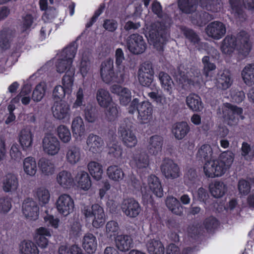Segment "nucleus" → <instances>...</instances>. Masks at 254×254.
I'll list each match as a JSON object with an SVG mask.
<instances>
[{"mask_svg":"<svg viewBox=\"0 0 254 254\" xmlns=\"http://www.w3.org/2000/svg\"><path fill=\"white\" fill-rule=\"evenodd\" d=\"M114 241L117 250L122 252H127L133 247V241L129 235H119Z\"/></svg>","mask_w":254,"mask_h":254,"instance_id":"obj_24","label":"nucleus"},{"mask_svg":"<svg viewBox=\"0 0 254 254\" xmlns=\"http://www.w3.org/2000/svg\"><path fill=\"white\" fill-rule=\"evenodd\" d=\"M91 68V62L89 53H85L82 55L80 64V71L83 77L87 75Z\"/></svg>","mask_w":254,"mask_h":254,"instance_id":"obj_61","label":"nucleus"},{"mask_svg":"<svg viewBox=\"0 0 254 254\" xmlns=\"http://www.w3.org/2000/svg\"><path fill=\"white\" fill-rule=\"evenodd\" d=\"M108 146L109 148L108 153L111 157L117 159L122 158L123 149L120 144L117 142H113L108 143Z\"/></svg>","mask_w":254,"mask_h":254,"instance_id":"obj_58","label":"nucleus"},{"mask_svg":"<svg viewBox=\"0 0 254 254\" xmlns=\"http://www.w3.org/2000/svg\"><path fill=\"white\" fill-rule=\"evenodd\" d=\"M105 116L108 121L112 122L115 121L119 116V111L117 105L113 102L108 107H105Z\"/></svg>","mask_w":254,"mask_h":254,"instance_id":"obj_62","label":"nucleus"},{"mask_svg":"<svg viewBox=\"0 0 254 254\" xmlns=\"http://www.w3.org/2000/svg\"><path fill=\"white\" fill-rule=\"evenodd\" d=\"M96 99L99 106L103 108L107 107L114 102L109 92L102 88L97 90Z\"/></svg>","mask_w":254,"mask_h":254,"instance_id":"obj_37","label":"nucleus"},{"mask_svg":"<svg viewBox=\"0 0 254 254\" xmlns=\"http://www.w3.org/2000/svg\"><path fill=\"white\" fill-rule=\"evenodd\" d=\"M119 133L123 144L128 148L135 147L137 144V139L134 133L128 127L121 126Z\"/></svg>","mask_w":254,"mask_h":254,"instance_id":"obj_22","label":"nucleus"},{"mask_svg":"<svg viewBox=\"0 0 254 254\" xmlns=\"http://www.w3.org/2000/svg\"><path fill=\"white\" fill-rule=\"evenodd\" d=\"M54 117L63 123L68 122L71 117L70 106L66 101H55L51 108Z\"/></svg>","mask_w":254,"mask_h":254,"instance_id":"obj_10","label":"nucleus"},{"mask_svg":"<svg viewBox=\"0 0 254 254\" xmlns=\"http://www.w3.org/2000/svg\"><path fill=\"white\" fill-rule=\"evenodd\" d=\"M19 184L16 175L13 173L6 174L2 181V189L5 192L13 194L17 191Z\"/></svg>","mask_w":254,"mask_h":254,"instance_id":"obj_19","label":"nucleus"},{"mask_svg":"<svg viewBox=\"0 0 254 254\" xmlns=\"http://www.w3.org/2000/svg\"><path fill=\"white\" fill-rule=\"evenodd\" d=\"M71 129L76 141H80L85 138V126L83 120L80 116H77L72 119Z\"/></svg>","mask_w":254,"mask_h":254,"instance_id":"obj_20","label":"nucleus"},{"mask_svg":"<svg viewBox=\"0 0 254 254\" xmlns=\"http://www.w3.org/2000/svg\"><path fill=\"white\" fill-rule=\"evenodd\" d=\"M22 212L29 220H35L39 216V207L36 201L32 198L25 199L22 204Z\"/></svg>","mask_w":254,"mask_h":254,"instance_id":"obj_18","label":"nucleus"},{"mask_svg":"<svg viewBox=\"0 0 254 254\" xmlns=\"http://www.w3.org/2000/svg\"><path fill=\"white\" fill-rule=\"evenodd\" d=\"M202 7L212 12H217L221 9V5L218 0H200Z\"/></svg>","mask_w":254,"mask_h":254,"instance_id":"obj_57","label":"nucleus"},{"mask_svg":"<svg viewBox=\"0 0 254 254\" xmlns=\"http://www.w3.org/2000/svg\"><path fill=\"white\" fill-rule=\"evenodd\" d=\"M74 74L65 73L62 79L63 87L65 89L66 94H69L72 91Z\"/></svg>","mask_w":254,"mask_h":254,"instance_id":"obj_64","label":"nucleus"},{"mask_svg":"<svg viewBox=\"0 0 254 254\" xmlns=\"http://www.w3.org/2000/svg\"><path fill=\"white\" fill-rule=\"evenodd\" d=\"M231 8V13L234 15L236 20L243 21L246 19V15L242 9L240 0H229Z\"/></svg>","mask_w":254,"mask_h":254,"instance_id":"obj_42","label":"nucleus"},{"mask_svg":"<svg viewBox=\"0 0 254 254\" xmlns=\"http://www.w3.org/2000/svg\"><path fill=\"white\" fill-rule=\"evenodd\" d=\"M207 35L214 39H221L226 33V25L219 21H215L209 23L205 28Z\"/></svg>","mask_w":254,"mask_h":254,"instance_id":"obj_17","label":"nucleus"},{"mask_svg":"<svg viewBox=\"0 0 254 254\" xmlns=\"http://www.w3.org/2000/svg\"><path fill=\"white\" fill-rule=\"evenodd\" d=\"M35 196L42 205H45L50 201V194L45 187H39L35 190Z\"/></svg>","mask_w":254,"mask_h":254,"instance_id":"obj_54","label":"nucleus"},{"mask_svg":"<svg viewBox=\"0 0 254 254\" xmlns=\"http://www.w3.org/2000/svg\"><path fill=\"white\" fill-rule=\"evenodd\" d=\"M149 189L157 197L163 195V190L159 179L154 175H150L147 179Z\"/></svg>","mask_w":254,"mask_h":254,"instance_id":"obj_36","label":"nucleus"},{"mask_svg":"<svg viewBox=\"0 0 254 254\" xmlns=\"http://www.w3.org/2000/svg\"><path fill=\"white\" fill-rule=\"evenodd\" d=\"M46 84L44 82L39 83L35 87L32 94V99L34 101L39 102L44 97L46 90Z\"/></svg>","mask_w":254,"mask_h":254,"instance_id":"obj_60","label":"nucleus"},{"mask_svg":"<svg viewBox=\"0 0 254 254\" xmlns=\"http://www.w3.org/2000/svg\"><path fill=\"white\" fill-rule=\"evenodd\" d=\"M120 230V227L117 222L110 221L106 225L105 232L107 238L112 239H115L116 237L119 235Z\"/></svg>","mask_w":254,"mask_h":254,"instance_id":"obj_52","label":"nucleus"},{"mask_svg":"<svg viewBox=\"0 0 254 254\" xmlns=\"http://www.w3.org/2000/svg\"><path fill=\"white\" fill-rule=\"evenodd\" d=\"M88 169L92 177L98 181L101 179L103 173L102 164L97 161H90L88 164Z\"/></svg>","mask_w":254,"mask_h":254,"instance_id":"obj_48","label":"nucleus"},{"mask_svg":"<svg viewBox=\"0 0 254 254\" xmlns=\"http://www.w3.org/2000/svg\"><path fill=\"white\" fill-rule=\"evenodd\" d=\"M202 63L203 64V74L206 78L212 77L210 72L216 69L215 64L210 62L208 56H204L202 59Z\"/></svg>","mask_w":254,"mask_h":254,"instance_id":"obj_63","label":"nucleus"},{"mask_svg":"<svg viewBox=\"0 0 254 254\" xmlns=\"http://www.w3.org/2000/svg\"><path fill=\"white\" fill-rule=\"evenodd\" d=\"M56 207L59 213L66 216L74 210V202L72 197L66 193L59 195L56 201Z\"/></svg>","mask_w":254,"mask_h":254,"instance_id":"obj_11","label":"nucleus"},{"mask_svg":"<svg viewBox=\"0 0 254 254\" xmlns=\"http://www.w3.org/2000/svg\"><path fill=\"white\" fill-rule=\"evenodd\" d=\"M152 11L159 17L162 18L160 22L148 25L146 24V32L148 35V40L156 50L160 52L163 50L164 44L169 37L168 28L170 26L172 19L168 14L162 13V6L160 2L154 1L152 4Z\"/></svg>","mask_w":254,"mask_h":254,"instance_id":"obj_2","label":"nucleus"},{"mask_svg":"<svg viewBox=\"0 0 254 254\" xmlns=\"http://www.w3.org/2000/svg\"><path fill=\"white\" fill-rule=\"evenodd\" d=\"M212 195L215 197H222L227 191V187L223 182H215L210 187Z\"/></svg>","mask_w":254,"mask_h":254,"instance_id":"obj_53","label":"nucleus"},{"mask_svg":"<svg viewBox=\"0 0 254 254\" xmlns=\"http://www.w3.org/2000/svg\"><path fill=\"white\" fill-rule=\"evenodd\" d=\"M190 127L185 122L177 123L172 127V133L178 139L184 138L190 131Z\"/></svg>","mask_w":254,"mask_h":254,"instance_id":"obj_35","label":"nucleus"},{"mask_svg":"<svg viewBox=\"0 0 254 254\" xmlns=\"http://www.w3.org/2000/svg\"><path fill=\"white\" fill-rule=\"evenodd\" d=\"M38 165L41 173L45 176H51L56 172V167L52 159L42 157L39 160Z\"/></svg>","mask_w":254,"mask_h":254,"instance_id":"obj_31","label":"nucleus"},{"mask_svg":"<svg viewBox=\"0 0 254 254\" xmlns=\"http://www.w3.org/2000/svg\"><path fill=\"white\" fill-rule=\"evenodd\" d=\"M130 163L137 168H145L149 163L148 156L144 152L135 153L132 156Z\"/></svg>","mask_w":254,"mask_h":254,"instance_id":"obj_34","label":"nucleus"},{"mask_svg":"<svg viewBox=\"0 0 254 254\" xmlns=\"http://www.w3.org/2000/svg\"><path fill=\"white\" fill-rule=\"evenodd\" d=\"M107 175L110 179L117 182L123 180L125 176L122 169L117 165L108 167L107 169Z\"/></svg>","mask_w":254,"mask_h":254,"instance_id":"obj_47","label":"nucleus"},{"mask_svg":"<svg viewBox=\"0 0 254 254\" xmlns=\"http://www.w3.org/2000/svg\"><path fill=\"white\" fill-rule=\"evenodd\" d=\"M81 212L85 220L96 228L102 227L105 223L106 218L103 208L97 204L92 206L83 205Z\"/></svg>","mask_w":254,"mask_h":254,"instance_id":"obj_7","label":"nucleus"},{"mask_svg":"<svg viewBox=\"0 0 254 254\" xmlns=\"http://www.w3.org/2000/svg\"><path fill=\"white\" fill-rule=\"evenodd\" d=\"M86 148L93 154L101 153L104 149V142L99 136L90 133L86 139Z\"/></svg>","mask_w":254,"mask_h":254,"instance_id":"obj_21","label":"nucleus"},{"mask_svg":"<svg viewBox=\"0 0 254 254\" xmlns=\"http://www.w3.org/2000/svg\"><path fill=\"white\" fill-rule=\"evenodd\" d=\"M137 74L140 84L144 86H149L152 82L154 77L152 64L148 63H143L139 68Z\"/></svg>","mask_w":254,"mask_h":254,"instance_id":"obj_16","label":"nucleus"},{"mask_svg":"<svg viewBox=\"0 0 254 254\" xmlns=\"http://www.w3.org/2000/svg\"><path fill=\"white\" fill-rule=\"evenodd\" d=\"M162 88L169 95L173 93L174 84L171 77L166 73L161 71L158 74Z\"/></svg>","mask_w":254,"mask_h":254,"instance_id":"obj_38","label":"nucleus"},{"mask_svg":"<svg viewBox=\"0 0 254 254\" xmlns=\"http://www.w3.org/2000/svg\"><path fill=\"white\" fill-rule=\"evenodd\" d=\"M241 76L244 82L248 86L254 84V64L246 65L242 69Z\"/></svg>","mask_w":254,"mask_h":254,"instance_id":"obj_39","label":"nucleus"},{"mask_svg":"<svg viewBox=\"0 0 254 254\" xmlns=\"http://www.w3.org/2000/svg\"><path fill=\"white\" fill-rule=\"evenodd\" d=\"M115 59V64L117 67L116 73L113 71L114 62L112 59H107L101 64V76L103 81L106 83L112 82L122 83L124 81L125 67L122 65V64L125 60V56L124 52L121 48L116 50Z\"/></svg>","mask_w":254,"mask_h":254,"instance_id":"obj_3","label":"nucleus"},{"mask_svg":"<svg viewBox=\"0 0 254 254\" xmlns=\"http://www.w3.org/2000/svg\"><path fill=\"white\" fill-rule=\"evenodd\" d=\"M124 214L129 218H135L140 213L141 208L136 200L132 198L124 199L121 205Z\"/></svg>","mask_w":254,"mask_h":254,"instance_id":"obj_14","label":"nucleus"},{"mask_svg":"<svg viewBox=\"0 0 254 254\" xmlns=\"http://www.w3.org/2000/svg\"><path fill=\"white\" fill-rule=\"evenodd\" d=\"M59 254H84L81 249L76 245L68 246L66 244H62L58 249Z\"/></svg>","mask_w":254,"mask_h":254,"instance_id":"obj_55","label":"nucleus"},{"mask_svg":"<svg viewBox=\"0 0 254 254\" xmlns=\"http://www.w3.org/2000/svg\"><path fill=\"white\" fill-rule=\"evenodd\" d=\"M147 251L150 254H164L165 248L162 242L158 239H150L147 244Z\"/></svg>","mask_w":254,"mask_h":254,"instance_id":"obj_45","label":"nucleus"},{"mask_svg":"<svg viewBox=\"0 0 254 254\" xmlns=\"http://www.w3.org/2000/svg\"><path fill=\"white\" fill-rule=\"evenodd\" d=\"M182 67L179 66L175 73V76L177 82L179 84V87L183 89L187 90L190 84H200L202 81L200 72L197 73V75L192 78L189 79L188 76L185 71H182Z\"/></svg>","mask_w":254,"mask_h":254,"instance_id":"obj_13","label":"nucleus"},{"mask_svg":"<svg viewBox=\"0 0 254 254\" xmlns=\"http://www.w3.org/2000/svg\"><path fill=\"white\" fill-rule=\"evenodd\" d=\"M56 182L64 189H69L74 185V179L72 175L70 172L65 170L58 173L56 176Z\"/></svg>","mask_w":254,"mask_h":254,"instance_id":"obj_27","label":"nucleus"},{"mask_svg":"<svg viewBox=\"0 0 254 254\" xmlns=\"http://www.w3.org/2000/svg\"><path fill=\"white\" fill-rule=\"evenodd\" d=\"M77 187L84 190H88L91 186V182L88 174L84 171H79L75 177Z\"/></svg>","mask_w":254,"mask_h":254,"instance_id":"obj_33","label":"nucleus"},{"mask_svg":"<svg viewBox=\"0 0 254 254\" xmlns=\"http://www.w3.org/2000/svg\"><path fill=\"white\" fill-rule=\"evenodd\" d=\"M23 169L27 175L34 176L37 171V163L35 158L32 157L25 158L23 161Z\"/></svg>","mask_w":254,"mask_h":254,"instance_id":"obj_43","label":"nucleus"},{"mask_svg":"<svg viewBox=\"0 0 254 254\" xmlns=\"http://www.w3.org/2000/svg\"><path fill=\"white\" fill-rule=\"evenodd\" d=\"M163 143L162 136L157 135L151 136L148 140L147 147L148 153L154 156L158 155L161 152Z\"/></svg>","mask_w":254,"mask_h":254,"instance_id":"obj_30","label":"nucleus"},{"mask_svg":"<svg viewBox=\"0 0 254 254\" xmlns=\"http://www.w3.org/2000/svg\"><path fill=\"white\" fill-rule=\"evenodd\" d=\"M34 135V131L29 127H26L21 130L19 135V141L23 150L32 147Z\"/></svg>","mask_w":254,"mask_h":254,"instance_id":"obj_28","label":"nucleus"},{"mask_svg":"<svg viewBox=\"0 0 254 254\" xmlns=\"http://www.w3.org/2000/svg\"><path fill=\"white\" fill-rule=\"evenodd\" d=\"M243 109L228 103H224L217 110V114L219 118L229 126L236 125L239 121L238 116L243 120L244 117L242 115Z\"/></svg>","mask_w":254,"mask_h":254,"instance_id":"obj_8","label":"nucleus"},{"mask_svg":"<svg viewBox=\"0 0 254 254\" xmlns=\"http://www.w3.org/2000/svg\"><path fill=\"white\" fill-rule=\"evenodd\" d=\"M34 21V17L32 14L28 12L24 14L22 16V20L20 25V30L22 32H27L32 26Z\"/></svg>","mask_w":254,"mask_h":254,"instance_id":"obj_59","label":"nucleus"},{"mask_svg":"<svg viewBox=\"0 0 254 254\" xmlns=\"http://www.w3.org/2000/svg\"><path fill=\"white\" fill-rule=\"evenodd\" d=\"M31 89L28 85H24L20 93L11 102L14 103H17L21 100L23 105L28 104L31 100L30 98Z\"/></svg>","mask_w":254,"mask_h":254,"instance_id":"obj_50","label":"nucleus"},{"mask_svg":"<svg viewBox=\"0 0 254 254\" xmlns=\"http://www.w3.org/2000/svg\"><path fill=\"white\" fill-rule=\"evenodd\" d=\"M42 148L45 154L54 156L58 155L61 150V142L53 133H47L42 139Z\"/></svg>","mask_w":254,"mask_h":254,"instance_id":"obj_9","label":"nucleus"},{"mask_svg":"<svg viewBox=\"0 0 254 254\" xmlns=\"http://www.w3.org/2000/svg\"><path fill=\"white\" fill-rule=\"evenodd\" d=\"M252 48L249 35L245 31L240 32L237 37L233 36H227L222 41L221 50L223 53L231 55L235 50L244 57H247Z\"/></svg>","mask_w":254,"mask_h":254,"instance_id":"obj_4","label":"nucleus"},{"mask_svg":"<svg viewBox=\"0 0 254 254\" xmlns=\"http://www.w3.org/2000/svg\"><path fill=\"white\" fill-rule=\"evenodd\" d=\"M77 50V44L72 43L57 55L55 66L58 72L63 73L65 72V73L74 74L75 68L72 64Z\"/></svg>","mask_w":254,"mask_h":254,"instance_id":"obj_5","label":"nucleus"},{"mask_svg":"<svg viewBox=\"0 0 254 254\" xmlns=\"http://www.w3.org/2000/svg\"><path fill=\"white\" fill-rule=\"evenodd\" d=\"M233 83L231 73L227 70L219 71L216 79V86L218 88L226 90L229 88Z\"/></svg>","mask_w":254,"mask_h":254,"instance_id":"obj_29","label":"nucleus"},{"mask_svg":"<svg viewBox=\"0 0 254 254\" xmlns=\"http://www.w3.org/2000/svg\"><path fill=\"white\" fill-rule=\"evenodd\" d=\"M184 183L189 188H195L199 183L195 170L189 169L184 176Z\"/></svg>","mask_w":254,"mask_h":254,"instance_id":"obj_51","label":"nucleus"},{"mask_svg":"<svg viewBox=\"0 0 254 254\" xmlns=\"http://www.w3.org/2000/svg\"><path fill=\"white\" fill-rule=\"evenodd\" d=\"M186 102L188 108L193 111L200 112L203 108L201 99L197 94H189L186 97Z\"/></svg>","mask_w":254,"mask_h":254,"instance_id":"obj_32","label":"nucleus"},{"mask_svg":"<svg viewBox=\"0 0 254 254\" xmlns=\"http://www.w3.org/2000/svg\"><path fill=\"white\" fill-rule=\"evenodd\" d=\"M20 254H39V250L35 244L30 241H22L19 246Z\"/></svg>","mask_w":254,"mask_h":254,"instance_id":"obj_49","label":"nucleus"},{"mask_svg":"<svg viewBox=\"0 0 254 254\" xmlns=\"http://www.w3.org/2000/svg\"><path fill=\"white\" fill-rule=\"evenodd\" d=\"M82 159V150L75 145H69L65 150V160L70 165H75Z\"/></svg>","mask_w":254,"mask_h":254,"instance_id":"obj_25","label":"nucleus"},{"mask_svg":"<svg viewBox=\"0 0 254 254\" xmlns=\"http://www.w3.org/2000/svg\"><path fill=\"white\" fill-rule=\"evenodd\" d=\"M56 132L60 141L65 144L69 143L71 141V133L66 126L64 125L59 126L56 129Z\"/></svg>","mask_w":254,"mask_h":254,"instance_id":"obj_46","label":"nucleus"},{"mask_svg":"<svg viewBox=\"0 0 254 254\" xmlns=\"http://www.w3.org/2000/svg\"><path fill=\"white\" fill-rule=\"evenodd\" d=\"M160 169L162 174L167 179H174L180 175L178 165L172 159L165 158L162 162Z\"/></svg>","mask_w":254,"mask_h":254,"instance_id":"obj_15","label":"nucleus"},{"mask_svg":"<svg viewBox=\"0 0 254 254\" xmlns=\"http://www.w3.org/2000/svg\"><path fill=\"white\" fill-rule=\"evenodd\" d=\"M82 246L88 254L93 253L97 246L96 237L91 233L86 234L82 240Z\"/></svg>","mask_w":254,"mask_h":254,"instance_id":"obj_40","label":"nucleus"},{"mask_svg":"<svg viewBox=\"0 0 254 254\" xmlns=\"http://www.w3.org/2000/svg\"><path fill=\"white\" fill-rule=\"evenodd\" d=\"M127 46L130 52L135 55H139L145 52L147 44L141 35L132 34L127 38Z\"/></svg>","mask_w":254,"mask_h":254,"instance_id":"obj_12","label":"nucleus"},{"mask_svg":"<svg viewBox=\"0 0 254 254\" xmlns=\"http://www.w3.org/2000/svg\"><path fill=\"white\" fill-rule=\"evenodd\" d=\"M166 204L168 209L173 213L178 215L183 214L184 207L179 200L173 196H168L166 198Z\"/></svg>","mask_w":254,"mask_h":254,"instance_id":"obj_44","label":"nucleus"},{"mask_svg":"<svg viewBox=\"0 0 254 254\" xmlns=\"http://www.w3.org/2000/svg\"><path fill=\"white\" fill-rule=\"evenodd\" d=\"M51 236V232L49 229L41 227L36 230L34 239L40 248L45 249L49 244L48 238Z\"/></svg>","mask_w":254,"mask_h":254,"instance_id":"obj_26","label":"nucleus"},{"mask_svg":"<svg viewBox=\"0 0 254 254\" xmlns=\"http://www.w3.org/2000/svg\"><path fill=\"white\" fill-rule=\"evenodd\" d=\"M128 110L131 114L137 112V119L141 124H148L153 120V107L148 101L140 102L138 98H133L129 104Z\"/></svg>","mask_w":254,"mask_h":254,"instance_id":"obj_6","label":"nucleus"},{"mask_svg":"<svg viewBox=\"0 0 254 254\" xmlns=\"http://www.w3.org/2000/svg\"><path fill=\"white\" fill-rule=\"evenodd\" d=\"M197 157L204 160L206 162L203 166V172L208 178L218 177L222 176L231 166L234 155L231 151L221 153L218 160H214L212 149L209 144L202 145L198 150Z\"/></svg>","mask_w":254,"mask_h":254,"instance_id":"obj_1","label":"nucleus"},{"mask_svg":"<svg viewBox=\"0 0 254 254\" xmlns=\"http://www.w3.org/2000/svg\"><path fill=\"white\" fill-rule=\"evenodd\" d=\"M182 31L186 37L198 50L200 49L201 42L198 35L192 30L186 27H182Z\"/></svg>","mask_w":254,"mask_h":254,"instance_id":"obj_56","label":"nucleus"},{"mask_svg":"<svg viewBox=\"0 0 254 254\" xmlns=\"http://www.w3.org/2000/svg\"><path fill=\"white\" fill-rule=\"evenodd\" d=\"M111 91L119 96L121 105L127 106L132 101L131 91L127 88L119 85H114L111 87Z\"/></svg>","mask_w":254,"mask_h":254,"instance_id":"obj_23","label":"nucleus"},{"mask_svg":"<svg viewBox=\"0 0 254 254\" xmlns=\"http://www.w3.org/2000/svg\"><path fill=\"white\" fill-rule=\"evenodd\" d=\"M178 5L182 12L190 14L196 10L197 6V0H178Z\"/></svg>","mask_w":254,"mask_h":254,"instance_id":"obj_41","label":"nucleus"}]
</instances>
